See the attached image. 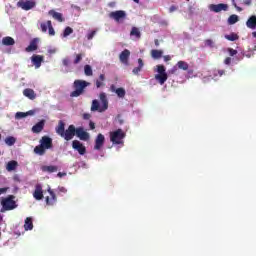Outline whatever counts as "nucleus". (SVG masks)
<instances>
[{"label":"nucleus","mask_w":256,"mask_h":256,"mask_svg":"<svg viewBox=\"0 0 256 256\" xmlns=\"http://www.w3.org/2000/svg\"><path fill=\"white\" fill-rule=\"evenodd\" d=\"M47 149H53V139L49 136H43L40 139V145L34 148V153L43 156L47 153Z\"/></svg>","instance_id":"1"},{"label":"nucleus","mask_w":256,"mask_h":256,"mask_svg":"<svg viewBox=\"0 0 256 256\" xmlns=\"http://www.w3.org/2000/svg\"><path fill=\"white\" fill-rule=\"evenodd\" d=\"M100 101L102 106L99 104V100L92 101L91 111L103 113L109 109V100H107V94H105V92L100 93Z\"/></svg>","instance_id":"2"},{"label":"nucleus","mask_w":256,"mask_h":256,"mask_svg":"<svg viewBox=\"0 0 256 256\" xmlns=\"http://www.w3.org/2000/svg\"><path fill=\"white\" fill-rule=\"evenodd\" d=\"M91 83L85 80H75L73 83V88L75 89L70 93V97H81L85 93V89L89 87Z\"/></svg>","instance_id":"3"},{"label":"nucleus","mask_w":256,"mask_h":256,"mask_svg":"<svg viewBox=\"0 0 256 256\" xmlns=\"http://www.w3.org/2000/svg\"><path fill=\"white\" fill-rule=\"evenodd\" d=\"M2 210L3 211H13V209H17V202H15V196L9 195L6 198L1 200Z\"/></svg>","instance_id":"4"},{"label":"nucleus","mask_w":256,"mask_h":256,"mask_svg":"<svg viewBox=\"0 0 256 256\" xmlns=\"http://www.w3.org/2000/svg\"><path fill=\"white\" fill-rule=\"evenodd\" d=\"M125 139V132L122 129H117L116 131L110 132V141L114 145H121Z\"/></svg>","instance_id":"5"},{"label":"nucleus","mask_w":256,"mask_h":256,"mask_svg":"<svg viewBox=\"0 0 256 256\" xmlns=\"http://www.w3.org/2000/svg\"><path fill=\"white\" fill-rule=\"evenodd\" d=\"M37 6V2L35 0H20L17 2V7L23 9V11H31V9H35Z\"/></svg>","instance_id":"6"},{"label":"nucleus","mask_w":256,"mask_h":256,"mask_svg":"<svg viewBox=\"0 0 256 256\" xmlns=\"http://www.w3.org/2000/svg\"><path fill=\"white\" fill-rule=\"evenodd\" d=\"M77 128H75V125L68 126V129L64 131V134H62V139H65V141H71L73 137L76 135Z\"/></svg>","instance_id":"7"},{"label":"nucleus","mask_w":256,"mask_h":256,"mask_svg":"<svg viewBox=\"0 0 256 256\" xmlns=\"http://www.w3.org/2000/svg\"><path fill=\"white\" fill-rule=\"evenodd\" d=\"M72 149L78 151L79 155H85L87 153V148L79 140L72 141Z\"/></svg>","instance_id":"8"},{"label":"nucleus","mask_w":256,"mask_h":256,"mask_svg":"<svg viewBox=\"0 0 256 256\" xmlns=\"http://www.w3.org/2000/svg\"><path fill=\"white\" fill-rule=\"evenodd\" d=\"M103 145H105V135L99 133L94 141L95 151H101V149H103Z\"/></svg>","instance_id":"9"},{"label":"nucleus","mask_w":256,"mask_h":256,"mask_svg":"<svg viewBox=\"0 0 256 256\" xmlns=\"http://www.w3.org/2000/svg\"><path fill=\"white\" fill-rule=\"evenodd\" d=\"M208 9L212 11L213 13H221V11H227L229 9V6L227 4H210L208 6Z\"/></svg>","instance_id":"10"},{"label":"nucleus","mask_w":256,"mask_h":256,"mask_svg":"<svg viewBox=\"0 0 256 256\" xmlns=\"http://www.w3.org/2000/svg\"><path fill=\"white\" fill-rule=\"evenodd\" d=\"M76 137H78L80 141H89L90 139L89 132L85 131L83 127L76 128Z\"/></svg>","instance_id":"11"},{"label":"nucleus","mask_w":256,"mask_h":256,"mask_svg":"<svg viewBox=\"0 0 256 256\" xmlns=\"http://www.w3.org/2000/svg\"><path fill=\"white\" fill-rule=\"evenodd\" d=\"M48 193L50 197H46V205L53 206L55 203H57V195L51 188H48Z\"/></svg>","instance_id":"12"},{"label":"nucleus","mask_w":256,"mask_h":256,"mask_svg":"<svg viewBox=\"0 0 256 256\" xmlns=\"http://www.w3.org/2000/svg\"><path fill=\"white\" fill-rule=\"evenodd\" d=\"M111 19H115L117 22L121 21V19H125L127 17V14L123 10H117L114 12H111L110 15Z\"/></svg>","instance_id":"13"},{"label":"nucleus","mask_w":256,"mask_h":256,"mask_svg":"<svg viewBox=\"0 0 256 256\" xmlns=\"http://www.w3.org/2000/svg\"><path fill=\"white\" fill-rule=\"evenodd\" d=\"M131 56V51L125 49L119 55V60L123 63V65H129V57Z\"/></svg>","instance_id":"14"},{"label":"nucleus","mask_w":256,"mask_h":256,"mask_svg":"<svg viewBox=\"0 0 256 256\" xmlns=\"http://www.w3.org/2000/svg\"><path fill=\"white\" fill-rule=\"evenodd\" d=\"M33 197L36 201H41V199H43V186H41V184H36Z\"/></svg>","instance_id":"15"},{"label":"nucleus","mask_w":256,"mask_h":256,"mask_svg":"<svg viewBox=\"0 0 256 256\" xmlns=\"http://www.w3.org/2000/svg\"><path fill=\"white\" fill-rule=\"evenodd\" d=\"M31 61L33 63V65L35 66L36 69H39V67H41V64L43 63V56L41 55H33L31 57Z\"/></svg>","instance_id":"16"},{"label":"nucleus","mask_w":256,"mask_h":256,"mask_svg":"<svg viewBox=\"0 0 256 256\" xmlns=\"http://www.w3.org/2000/svg\"><path fill=\"white\" fill-rule=\"evenodd\" d=\"M48 14L59 23H63V21H65V19L63 18V14L56 12L55 10H50Z\"/></svg>","instance_id":"17"},{"label":"nucleus","mask_w":256,"mask_h":256,"mask_svg":"<svg viewBox=\"0 0 256 256\" xmlns=\"http://www.w3.org/2000/svg\"><path fill=\"white\" fill-rule=\"evenodd\" d=\"M45 129V120H41L32 127L33 133H41Z\"/></svg>","instance_id":"18"},{"label":"nucleus","mask_w":256,"mask_h":256,"mask_svg":"<svg viewBox=\"0 0 256 256\" xmlns=\"http://www.w3.org/2000/svg\"><path fill=\"white\" fill-rule=\"evenodd\" d=\"M23 95L28 99H31V101L37 97V94H35V91L31 88L24 89Z\"/></svg>","instance_id":"19"},{"label":"nucleus","mask_w":256,"mask_h":256,"mask_svg":"<svg viewBox=\"0 0 256 256\" xmlns=\"http://www.w3.org/2000/svg\"><path fill=\"white\" fill-rule=\"evenodd\" d=\"M65 131V122H63V120H60L58 122V126L56 127V133L57 135H60V137H62Z\"/></svg>","instance_id":"20"},{"label":"nucleus","mask_w":256,"mask_h":256,"mask_svg":"<svg viewBox=\"0 0 256 256\" xmlns=\"http://www.w3.org/2000/svg\"><path fill=\"white\" fill-rule=\"evenodd\" d=\"M246 27L248 29H256V16L252 15L249 17V19L246 22Z\"/></svg>","instance_id":"21"},{"label":"nucleus","mask_w":256,"mask_h":256,"mask_svg":"<svg viewBox=\"0 0 256 256\" xmlns=\"http://www.w3.org/2000/svg\"><path fill=\"white\" fill-rule=\"evenodd\" d=\"M37 48H38V46H37V39H33L30 42V44L26 47L25 51L27 53H31L33 51H37Z\"/></svg>","instance_id":"22"},{"label":"nucleus","mask_w":256,"mask_h":256,"mask_svg":"<svg viewBox=\"0 0 256 256\" xmlns=\"http://www.w3.org/2000/svg\"><path fill=\"white\" fill-rule=\"evenodd\" d=\"M2 45H5L6 47H11L15 45V39L11 36H6L2 39Z\"/></svg>","instance_id":"23"},{"label":"nucleus","mask_w":256,"mask_h":256,"mask_svg":"<svg viewBox=\"0 0 256 256\" xmlns=\"http://www.w3.org/2000/svg\"><path fill=\"white\" fill-rule=\"evenodd\" d=\"M155 79L160 85H165V82L167 79H169V76L167 74H156Z\"/></svg>","instance_id":"24"},{"label":"nucleus","mask_w":256,"mask_h":256,"mask_svg":"<svg viewBox=\"0 0 256 256\" xmlns=\"http://www.w3.org/2000/svg\"><path fill=\"white\" fill-rule=\"evenodd\" d=\"M150 55L152 59H161L163 57V50L152 49Z\"/></svg>","instance_id":"25"},{"label":"nucleus","mask_w":256,"mask_h":256,"mask_svg":"<svg viewBox=\"0 0 256 256\" xmlns=\"http://www.w3.org/2000/svg\"><path fill=\"white\" fill-rule=\"evenodd\" d=\"M17 167H19V163L15 160H11L7 163L6 169L7 171H15V169H17Z\"/></svg>","instance_id":"26"},{"label":"nucleus","mask_w":256,"mask_h":256,"mask_svg":"<svg viewBox=\"0 0 256 256\" xmlns=\"http://www.w3.org/2000/svg\"><path fill=\"white\" fill-rule=\"evenodd\" d=\"M29 115H35V111L30 110L28 112H17L15 117L17 119H24V117H29Z\"/></svg>","instance_id":"27"},{"label":"nucleus","mask_w":256,"mask_h":256,"mask_svg":"<svg viewBox=\"0 0 256 256\" xmlns=\"http://www.w3.org/2000/svg\"><path fill=\"white\" fill-rule=\"evenodd\" d=\"M24 229L25 231H31L33 229V219L31 217L25 219Z\"/></svg>","instance_id":"28"},{"label":"nucleus","mask_w":256,"mask_h":256,"mask_svg":"<svg viewBox=\"0 0 256 256\" xmlns=\"http://www.w3.org/2000/svg\"><path fill=\"white\" fill-rule=\"evenodd\" d=\"M176 66L178 67V69H181L182 71L189 70V64L183 60L178 61Z\"/></svg>","instance_id":"29"},{"label":"nucleus","mask_w":256,"mask_h":256,"mask_svg":"<svg viewBox=\"0 0 256 256\" xmlns=\"http://www.w3.org/2000/svg\"><path fill=\"white\" fill-rule=\"evenodd\" d=\"M42 171L47 173H56L58 171L57 166H43Z\"/></svg>","instance_id":"30"},{"label":"nucleus","mask_w":256,"mask_h":256,"mask_svg":"<svg viewBox=\"0 0 256 256\" xmlns=\"http://www.w3.org/2000/svg\"><path fill=\"white\" fill-rule=\"evenodd\" d=\"M83 57H85V54H83V53L75 54L73 64L74 65H79V63H81V61H83Z\"/></svg>","instance_id":"31"},{"label":"nucleus","mask_w":256,"mask_h":256,"mask_svg":"<svg viewBox=\"0 0 256 256\" xmlns=\"http://www.w3.org/2000/svg\"><path fill=\"white\" fill-rule=\"evenodd\" d=\"M17 142V139L13 136H8L5 139V143L6 145H8L9 147H13V144Z\"/></svg>","instance_id":"32"},{"label":"nucleus","mask_w":256,"mask_h":256,"mask_svg":"<svg viewBox=\"0 0 256 256\" xmlns=\"http://www.w3.org/2000/svg\"><path fill=\"white\" fill-rule=\"evenodd\" d=\"M130 35L137 37V39H141V31H139V28H137V27L132 28Z\"/></svg>","instance_id":"33"},{"label":"nucleus","mask_w":256,"mask_h":256,"mask_svg":"<svg viewBox=\"0 0 256 256\" xmlns=\"http://www.w3.org/2000/svg\"><path fill=\"white\" fill-rule=\"evenodd\" d=\"M84 73L87 77H91L93 75V68H91V65H85L84 66Z\"/></svg>","instance_id":"34"},{"label":"nucleus","mask_w":256,"mask_h":256,"mask_svg":"<svg viewBox=\"0 0 256 256\" xmlns=\"http://www.w3.org/2000/svg\"><path fill=\"white\" fill-rule=\"evenodd\" d=\"M237 21H239V16L232 14L229 18H228V23L229 25H235V23H237Z\"/></svg>","instance_id":"35"},{"label":"nucleus","mask_w":256,"mask_h":256,"mask_svg":"<svg viewBox=\"0 0 256 256\" xmlns=\"http://www.w3.org/2000/svg\"><path fill=\"white\" fill-rule=\"evenodd\" d=\"M47 25H48V33L51 37H53V35H55V29L53 28V24L51 23V20L47 21Z\"/></svg>","instance_id":"36"},{"label":"nucleus","mask_w":256,"mask_h":256,"mask_svg":"<svg viewBox=\"0 0 256 256\" xmlns=\"http://www.w3.org/2000/svg\"><path fill=\"white\" fill-rule=\"evenodd\" d=\"M225 39H227L228 41H237V39H239V35L231 33L229 35H225Z\"/></svg>","instance_id":"37"},{"label":"nucleus","mask_w":256,"mask_h":256,"mask_svg":"<svg viewBox=\"0 0 256 256\" xmlns=\"http://www.w3.org/2000/svg\"><path fill=\"white\" fill-rule=\"evenodd\" d=\"M73 33V28L67 26L65 29H64V32L62 34V37H69V35H71Z\"/></svg>","instance_id":"38"},{"label":"nucleus","mask_w":256,"mask_h":256,"mask_svg":"<svg viewBox=\"0 0 256 256\" xmlns=\"http://www.w3.org/2000/svg\"><path fill=\"white\" fill-rule=\"evenodd\" d=\"M157 73H158V75L167 74V72H165V66L164 65H157Z\"/></svg>","instance_id":"39"},{"label":"nucleus","mask_w":256,"mask_h":256,"mask_svg":"<svg viewBox=\"0 0 256 256\" xmlns=\"http://www.w3.org/2000/svg\"><path fill=\"white\" fill-rule=\"evenodd\" d=\"M125 94H126V92L123 88H117L116 89V95L118 97L123 98V97H125Z\"/></svg>","instance_id":"40"},{"label":"nucleus","mask_w":256,"mask_h":256,"mask_svg":"<svg viewBox=\"0 0 256 256\" xmlns=\"http://www.w3.org/2000/svg\"><path fill=\"white\" fill-rule=\"evenodd\" d=\"M40 28H41V31L42 33H47V29H49V25L47 24V22H43L40 24Z\"/></svg>","instance_id":"41"},{"label":"nucleus","mask_w":256,"mask_h":256,"mask_svg":"<svg viewBox=\"0 0 256 256\" xmlns=\"http://www.w3.org/2000/svg\"><path fill=\"white\" fill-rule=\"evenodd\" d=\"M95 35H97V30H93V31L89 32L87 34L88 41H91V39H93V37H95Z\"/></svg>","instance_id":"42"},{"label":"nucleus","mask_w":256,"mask_h":256,"mask_svg":"<svg viewBox=\"0 0 256 256\" xmlns=\"http://www.w3.org/2000/svg\"><path fill=\"white\" fill-rule=\"evenodd\" d=\"M228 53H229L230 57H235V55H237V50H235L233 48H228Z\"/></svg>","instance_id":"43"},{"label":"nucleus","mask_w":256,"mask_h":256,"mask_svg":"<svg viewBox=\"0 0 256 256\" xmlns=\"http://www.w3.org/2000/svg\"><path fill=\"white\" fill-rule=\"evenodd\" d=\"M205 45L207 47H214V42L211 39H207V40H205Z\"/></svg>","instance_id":"44"},{"label":"nucleus","mask_w":256,"mask_h":256,"mask_svg":"<svg viewBox=\"0 0 256 256\" xmlns=\"http://www.w3.org/2000/svg\"><path fill=\"white\" fill-rule=\"evenodd\" d=\"M178 66H174L172 69L168 71L169 75H175L177 73Z\"/></svg>","instance_id":"45"},{"label":"nucleus","mask_w":256,"mask_h":256,"mask_svg":"<svg viewBox=\"0 0 256 256\" xmlns=\"http://www.w3.org/2000/svg\"><path fill=\"white\" fill-rule=\"evenodd\" d=\"M141 67H135L133 70H132V73H134V75H139L140 71H141Z\"/></svg>","instance_id":"46"},{"label":"nucleus","mask_w":256,"mask_h":256,"mask_svg":"<svg viewBox=\"0 0 256 256\" xmlns=\"http://www.w3.org/2000/svg\"><path fill=\"white\" fill-rule=\"evenodd\" d=\"M103 85H105V83H103V81L96 80V87H97V89H100V87H103Z\"/></svg>","instance_id":"47"},{"label":"nucleus","mask_w":256,"mask_h":256,"mask_svg":"<svg viewBox=\"0 0 256 256\" xmlns=\"http://www.w3.org/2000/svg\"><path fill=\"white\" fill-rule=\"evenodd\" d=\"M82 118L85 120V121H89V119H91V114L89 113H84L82 115Z\"/></svg>","instance_id":"48"},{"label":"nucleus","mask_w":256,"mask_h":256,"mask_svg":"<svg viewBox=\"0 0 256 256\" xmlns=\"http://www.w3.org/2000/svg\"><path fill=\"white\" fill-rule=\"evenodd\" d=\"M69 63H70L69 58H64L62 60V64L64 65V67H69Z\"/></svg>","instance_id":"49"},{"label":"nucleus","mask_w":256,"mask_h":256,"mask_svg":"<svg viewBox=\"0 0 256 256\" xmlns=\"http://www.w3.org/2000/svg\"><path fill=\"white\" fill-rule=\"evenodd\" d=\"M232 5L235 7V9H237L239 12L243 11V8L237 6V3L235 2V0H232Z\"/></svg>","instance_id":"50"},{"label":"nucleus","mask_w":256,"mask_h":256,"mask_svg":"<svg viewBox=\"0 0 256 256\" xmlns=\"http://www.w3.org/2000/svg\"><path fill=\"white\" fill-rule=\"evenodd\" d=\"M143 65H144L143 59L139 58L138 59V67H140V69H143Z\"/></svg>","instance_id":"51"},{"label":"nucleus","mask_w":256,"mask_h":256,"mask_svg":"<svg viewBox=\"0 0 256 256\" xmlns=\"http://www.w3.org/2000/svg\"><path fill=\"white\" fill-rule=\"evenodd\" d=\"M174 11H177V6L172 5V6L169 8V13H173Z\"/></svg>","instance_id":"52"},{"label":"nucleus","mask_w":256,"mask_h":256,"mask_svg":"<svg viewBox=\"0 0 256 256\" xmlns=\"http://www.w3.org/2000/svg\"><path fill=\"white\" fill-rule=\"evenodd\" d=\"M224 63H225V65H231V57H227V58L224 60Z\"/></svg>","instance_id":"53"},{"label":"nucleus","mask_w":256,"mask_h":256,"mask_svg":"<svg viewBox=\"0 0 256 256\" xmlns=\"http://www.w3.org/2000/svg\"><path fill=\"white\" fill-rule=\"evenodd\" d=\"M163 59L167 63V61H171V55H165L163 56Z\"/></svg>","instance_id":"54"},{"label":"nucleus","mask_w":256,"mask_h":256,"mask_svg":"<svg viewBox=\"0 0 256 256\" xmlns=\"http://www.w3.org/2000/svg\"><path fill=\"white\" fill-rule=\"evenodd\" d=\"M9 188H0V195H3V193H7Z\"/></svg>","instance_id":"55"},{"label":"nucleus","mask_w":256,"mask_h":256,"mask_svg":"<svg viewBox=\"0 0 256 256\" xmlns=\"http://www.w3.org/2000/svg\"><path fill=\"white\" fill-rule=\"evenodd\" d=\"M89 127L93 131V129H95V123L93 121H90L89 122Z\"/></svg>","instance_id":"56"},{"label":"nucleus","mask_w":256,"mask_h":256,"mask_svg":"<svg viewBox=\"0 0 256 256\" xmlns=\"http://www.w3.org/2000/svg\"><path fill=\"white\" fill-rule=\"evenodd\" d=\"M59 193H67V188H65V187H60V188H59Z\"/></svg>","instance_id":"57"},{"label":"nucleus","mask_w":256,"mask_h":256,"mask_svg":"<svg viewBox=\"0 0 256 256\" xmlns=\"http://www.w3.org/2000/svg\"><path fill=\"white\" fill-rule=\"evenodd\" d=\"M99 81H102V83L105 81V74H100Z\"/></svg>","instance_id":"58"},{"label":"nucleus","mask_w":256,"mask_h":256,"mask_svg":"<svg viewBox=\"0 0 256 256\" xmlns=\"http://www.w3.org/2000/svg\"><path fill=\"white\" fill-rule=\"evenodd\" d=\"M218 74L220 77H223V75H225V70H218Z\"/></svg>","instance_id":"59"},{"label":"nucleus","mask_w":256,"mask_h":256,"mask_svg":"<svg viewBox=\"0 0 256 256\" xmlns=\"http://www.w3.org/2000/svg\"><path fill=\"white\" fill-rule=\"evenodd\" d=\"M253 0H244V5H251Z\"/></svg>","instance_id":"60"},{"label":"nucleus","mask_w":256,"mask_h":256,"mask_svg":"<svg viewBox=\"0 0 256 256\" xmlns=\"http://www.w3.org/2000/svg\"><path fill=\"white\" fill-rule=\"evenodd\" d=\"M154 44H155L156 47H159V39H155Z\"/></svg>","instance_id":"61"},{"label":"nucleus","mask_w":256,"mask_h":256,"mask_svg":"<svg viewBox=\"0 0 256 256\" xmlns=\"http://www.w3.org/2000/svg\"><path fill=\"white\" fill-rule=\"evenodd\" d=\"M57 175H58V177H63L65 175V173L59 172Z\"/></svg>","instance_id":"62"},{"label":"nucleus","mask_w":256,"mask_h":256,"mask_svg":"<svg viewBox=\"0 0 256 256\" xmlns=\"http://www.w3.org/2000/svg\"><path fill=\"white\" fill-rule=\"evenodd\" d=\"M14 181H19V176L18 175L14 176Z\"/></svg>","instance_id":"63"},{"label":"nucleus","mask_w":256,"mask_h":256,"mask_svg":"<svg viewBox=\"0 0 256 256\" xmlns=\"http://www.w3.org/2000/svg\"><path fill=\"white\" fill-rule=\"evenodd\" d=\"M252 37H254V39H256V31L252 32Z\"/></svg>","instance_id":"64"}]
</instances>
